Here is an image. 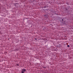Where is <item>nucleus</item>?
<instances>
[{
	"label": "nucleus",
	"instance_id": "obj_6",
	"mask_svg": "<svg viewBox=\"0 0 73 73\" xmlns=\"http://www.w3.org/2000/svg\"><path fill=\"white\" fill-rule=\"evenodd\" d=\"M68 9H66V10H67Z\"/></svg>",
	"mask_w": 73,
	"mask_h": 73
},
{
	"label": "nucleus",
	"instance_id": "obj_5",
	"mask_svg": "<svg viewBox=\"0 0 73 73\" xmlns=\"http://www.w3.org/2000/svg\"><path fill=\"white\" fill-rule=\"evenodd\" d=\"M35 40H37V38H35Z\"/></svg>",
	"mask_w": 73,
	"mask_h": 73
},
{
	"label": "nucleus",
	"instance_id": "obj_4",
	"mask_svg": "<svg viewBox=\"0 0 73 73\" xmlns=\"http://www.w3.org/2000/svg\"><path fill=\"white\" fill-rule=\"evenodd\" d=\"M44 16L45 17H46V15H44Z\"/></svg>",
	"mask_w": 73,
	"mask_h": 73
},
{
	"label": "nucleus",
	"instance_id": "obj_8",
	"mask_svg": "<svg viewBox=\"0 0 73 73\" xmlns=\"http://www.w3.org/2000/svg\"><path fill=\"white\" fill-rule=\"evenodd\" d=\"M62 21H63V19H62Z\"/></svg>",
	"mask_w": 73,
	"mask_h": 73
},
{
	"label": "nucleus",
	"instance_id": "obj_7",
	"mask_svg": "<svg viewBox=\"0 0 73 73\" xmlns=\"http://www.w3.org/2000/svg\"><path fill=\"white\" fill-rule=\"evenodd\" d=\"M8 40H9V38H8Z\"/></svg>",
	"mask_w": 73,
	"mask_h": 73
},
{
	"label": "nucleus",
	"instance_id": "obj_1",
	"mask_svg": "<svg viewBox=\"0 0 73 73\" xmlns=\"http://www.w3.org/2000/svg\"><path fill=\"white\" fill-rule=\"evenodd\" d=\"M26 71V69H23L22 70V73H24V72H25Z\"/></svg>",
	"mask_w": 73,
	"mask_h": 73
},
{
	"label": "nucleus",
	"instance_id": "obj_2",
	"mask_svg": "<svg viewBox=\"0 0 73 73\" xmlns=\"http://www.w3.org/2000/svg\"><path fill=\"white\" fill-rule=\"evenodd\" d=\"M67 46H68V47H70V46H69V45H68Z\"/></svg>",
	"mask_w": 73,
	"mask_h": 73
},
{
	"label": "nucleus",
	"instance_id": "obj_3",
	"mask_svg": "<svg viewBox=\"0 0 73 73\" xmlns=\"http://www.w3.org/2000/svg\"><path fill=\"white\" fill-rule=\"evenodd\" d=\"M17 66H19V64H17Z\"/></svg>",
	"mask_w": 73,
	"mask_h": 73
}]
</instances>
